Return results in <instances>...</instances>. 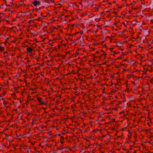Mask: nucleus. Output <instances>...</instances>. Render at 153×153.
<instances>
[{"label": "nucleus", "instance_id": "obj_11", "mask_svg": "<svg viewBox=\"0 0 153 153\" xmlns=\"http://www.w3.org/2000/svg\"><path fill=\"white\" fill-rule=\"evenodd\" d=\"M45 3H47L48 2V0H45V1H44Z\"/></svg>", "mask_w": 153, "mask_h": 153}, {"label": "nucleus", "instance_id": "obj_22", "mask_svg": "<svg viewBox=\"0 0 153 153\" xmlns=\"http://www.w3.org/2000/svg\"><path fill=\"white\" fill-rule=\"evenodd\" d=\"M59 149L60 150H61L62 149L60 148H59Z\"/></svg>", "mask_w": 153, "mask_h": 153}, {"label": "nucleus", "instance_id": "obj_4", "mask_svg": "<svg viewBox=\"0 0 153 153\" xmlns=\"http://www.w3.org/2000/svg\"><path fill=\"white\" fill-rule=\"evenodd\" d=\"M4 48L0 46V53L4 51Z\"/></svg>", "mask_w": 153, "mask_h": 153}, {"label": "nucleus", "instance_id": "obj_8", "mask_svg": "<svg viewBox=\"0 0 153 153\" xmlns=\"http://www.w3.org/2000/svg\"><path fill=\"white\" fill-rule=\"evenodd\" d=\"M71 73H68L67 74H66V76H68V75H70V74H71Z\"/></svg>", "mask_w": 153, "mask_h": 153}, {"label": "nucleus", "instance_id": "obj_27", "mask_svg": "<svg viewBox=\"0 0 153 153\" xmlns=\"http://www.w3.org/2000/svg\"><path fill=\"white\" fill-rule=\"evenodd\" d=\"M43 8H44V7L43 6Z\"/></svg>", "mask_w": 153, "mask_h": 153}, {"label": "nucleus", "instance_id": "obj_13", "mask_svg": "<svg viewBox=\"0 0 153 153\" xmlns=\"http://www.w3.org/2000/svg\"><path fill=\"white\" fill-rule=\"evenodd\" d=\"M4 3H6L7 2V1L6 0H4Z\"/></svg>", "mask_w": 153, "mask_h": 153}, {"label": "nucleus", "instance_id": "obj_25", "mask_svg": "<svg viewBox=\"0 0 153 153\" xmlns=\"http://www.w3.org/2000/svg\"><path fill=\"white\" fill-rule=\"evenodd\" d=\"M120 44V45L119 46H121V44Z\"/></svg>", "mask_w": 153, "mask_h": 153}, {"label": "nucleus", "instance_id": "obj_1", "mask_svg": "<svg viewBox=\"0 0 153 153\" xmlns=\"http://www.w3.org/2000/svg\"><path fill=\"white\" fill-rule=\"evenodd\" d=\"M37 100L39 103L41 105H45L46 102H43L42 101V98L41 97H38Z\"/></svg>", "mask_w": 153, "mask_h": 153}, {"label": "nucleus", "instance_id": "obj_16", "mask_svg": "<svg viewBox=\"0 0 153 153\" xmlns=\"http://www.w3.org/2000/svg\"><path fill=\"white\" fill-rule=\"evenodd\" d=\"M8 38H7L6 39V41H7L8 40Z\"/></svg>", "mask_w": 153, "mask_h": 153}, {"label": "nucleus", "instance_id": "obj_12", "mask_svg": "<svg viewBox=\"0 0 153 153\" xmlns=\"http://www.w3.org/2000/svg\"><path fill=\"white\" fill-rule=\"evenodd\" d=\"M108 122L106 123H105V126L107 125H108Z\"/></svg>", "mask_w": 153, "mask_h": 153}, {"label": "nucleus", "instance_id": "obj_2", "mask_svg": "<svg viewBox=\"0 0 153 153\" xmlns=\"http://www.w3.org/2000/svg\"><path fill=\"white\" fill-rule=\"evenodd\" d=\"M32 4H33L34 6H37V5H39L40 4V1L35 0L33 2H32Z\"/></svg>", "mask_w": 153, "mask_h": 153}, {"label": "nucleus", "instance_id": "obj_15", "mask_svg": "<svg viewBox=\"0 0 153 153\" xmlns=\"http://www.w3.org/2000/svg\"><path fill=\"white\" fill-rule=\"evenodd\" d=\"M76 33H75V34H73L72 35L73 36H74L75 35H76Z\"/></svg>", "mask_w": 153, "mask_h": 153}, {"label": "nucleus", "instance_id": "obj_24", "mask_svg": "<svg viewBox=\"0 0 153 153\" xmlns=\"http://www.w3.org/2000/svg\"><path fill=\"white\" fill-rule=\"evenodd\" d=\"M33 100V99H31V100Z\"/></svg>", "mask_w": 153, "mask_h": 153}, {"label": "nucleus", "instance_id": "obj_18", "mask_svg": "<svg viewBox=\"0 0 153 153\" xmlns=\"http://www.w3.org/2000/svg\"><path fill=\"white\" fill-rule=\"evenodd\" d=\"M1 17H0V22H1Z\"/></svg>", "mask_w": 153, "mask_h": 153}, {"label": "nucleus", "instance_id": "obj_20", "mask_svg": "<svg viewBox=\"0 0 153 153\" xmlns=\"http://www.w3.org/2000/svg\"><path fill=\"white\" fill-rule=\"evenodd\" d=\"M122 113V112H120V114H121V113Z\"/></svg>", "mask_w": 153, "mask_h": 153}, {"label": "nucleus", "instance_id": "obj_14", "mask_svg": "<svg viewBox=\"0 0 153 153\" xmlns=\"http://www.w3.org/2000/svg\"><path fill=\"white\" fill-rule=\"evenodd\" d=\"M109 135L108 134H106L104 136V137H106L107 136H108Z\"/></svg>", "mask_w": 153, "mask_h": 153}, {"label": "nucleus", "instance_id": "obj_5", "mask_svg": "<svg viewBox=\"0 0 153 153\" xmlns=\"http://www.w3.org/2000/svg\"><path fill=\"white\" fill-rule=\"evenodd\" d=\"M27 100H29V101L31 100V96H28L27 97Z\"/></svg>", "mask_w": 153, "mask_h": 153}, {"label": "nucleus", "instance_id": "obj_6", "mask_svg": "<svg viewBox=\"0 0 153 153\" xmlns=\"http://www.w3.org/2000/svg\"><path fill=\"white\" fill-rule=\"evenodd\" d=\"M115 121V120L114 119V118H113L112 119V120L111 121H110L109 123H111V122H114Z\"/></svg>", "mask_w": 153, "mask_h": 153}, {"label": "nucleus", "instance_id": "obj_23", "mask_svg": "<svg viewBox=\"0 0 153 153\" xmlns=\"http://www.w3.org/2000/svg\"><path fill=\"white\" fill-rule=\"evenodd\" d=\"M8 56V55H6V57H7Z\"/></svg>", "mask_w": 153, "mask_h": 153}, {"label": "nucleus", "instance_id": "obj_10", "mask_svg": "<svg viewBox=\"0 0 153 153\" xmlns=\"http://www.w3.org/2000/svg\"><path fill=\"white\" fill-rule=\"evenodd\" d=\"M6 104V102L5 101H3V104H4V105H5Z\"/></svg>", "mask_w": 153, "mask_h": 153}, {"label": "nucleus", "instance_id": "obj_26", "mask_svg": "<svg viewBox=\"0 0 153 153\" xmlns=\"http://www.w3.org/2000/svg\"><path fill=\"white\" fill-rule=\"evenodd\" d=\"M120 44V45L119 46H121V44Z\"/></svg>", "mask_w": 153, "mask_h": 153}, {"label": "nucleus", "instance_id": "obj_21", "mask_svg": "<svg viewBox=\"0 0 153 153\" xmlns=\"http://www.w3.org/2000/svg\"><path fill=\"white\" fill-rule=\"evenodd\" d=\"M123 24L124 25V24H125V23H124V22H123Z\"/></svg>", "mask_w": 153, "mask_h": 153}, {"label": "nucleus", "instance_id": "obj_17", "mask_svg": "<svg viewBox=\"0 0 153 153\" xmlns=\"http://www.w3.org/2000/svg\"><path fill=\"white\" fill-rule=\"evenodd\" d=\"M42 109H44L45 110V109H46V108H42Z\"/></svg>", "mask_w": 153, "mask_h": 153}, {"label": "nucleus", "instance_id": "obj_7", "mask_svg": "<svg viewBox=\"0 0 153 153\" xmlns=\"http://www.w3.org/2000/svg\"><path fill=\"white\" fill-rule=\"evenodd\" d=\"M42 18H41V17H39L37 19V20L39 21H41L42 20V19H41Z\"/></svg>", "mask_w": 153, "mask_h": 153}, {"label": "nucleus", "instance_id": "obj_19", "mask_svg": "<svg viewBox=\"0 0 153 153\" xmlns=\"http://www.w3.org/2000/svg\"><path fill=\"white\" fill-rule=\"evenodd\" d=\"M4 99V98H2V100H3Z\"/></svg>", "mask_w": 153, "mask_h": 153}, {"label": "nucleus", "instance_id": "obj_28", "mask_svg": "<svg viewBox=\"0 0 153 153\" xmlns=\"http://www.w3.org/2000/svg\"><path fill=\"white\" fill-rule=\"evenodd\" d=\"M39 9L40 10V8H39Z\"/></svg>", "mask_w": 153, "mask_h": 153}, {"label": "nucleus", "instance_id": "obj_3", "mask_svg": "<svg viewBox=\"0 0 153 153\" xmlns=\"http://www.w3.org/2000/svg\"><path fill=\"white\" fill-rule=\"evenodd\" d=\"M26 51L27 52L30 53L33 51V49L31 47H29L27 48Z\"/></svg>", "mask_w": 153, "mask_h": 153}, {"label": "nucleus", "instance_id": "obj_9", "mask_svg": "<svg viewBox=\"0 0 153 153\" xmlns=\"http://www.w3.org/2000/svg\"><path fill=\"white\" fill-rule=\"evenodd\" d=\"M136 3V1H134L132 3V4L134 5Z\"/></svg>", "mask_w": 153, "mask_h": 153}]
</instances>
